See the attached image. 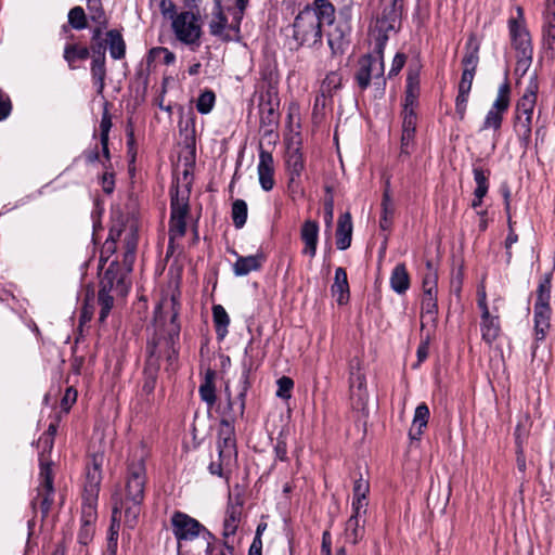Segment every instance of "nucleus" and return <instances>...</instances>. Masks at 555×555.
I'll return each instance as SVG.
<instances>
[{"label":"nucleus","instance_id":"1","mask_svg":"<svg viewBox=\"0 0 555 555\" xmlns=\"http://www.w3.org/2000/svg\"><path fill=\"white\" fill-rule=\"evenodd\" d=\"M334 21L333 3L330 0H314L296 16L293 37L300 46L314 47L322 41L323 26H332Z\"/></svg>","mask_w":555,"mask_h":555},{"label":"nucleus","instance_id":"2","mask_svg":"<svg viewBox=\"0 0 555 555\" xmlns=\"http://www.w3.org/2000/svg\"><path fill=\"white\" fill-rule=\"evenodd\" d=\"M146 482L145 465L142 459L132 462L128 467V475L125 486V498L118 493L113 495L114 503L117 501L125 512V521L132 528L135 526L141 513V504L144 499Z\"/></svg>","mask_w":555,"mask_h":555},{"label":"nucleus","instance_id":"3","mask_svg":"<svg viewBox=\"0 0 555 555\" xmlns=\"http://www.w3.org/2000/svg\"><path fill=\"white\" fill-rule=\"evenodd\" d=\"M129 286L126 283V273L118 263L113 261L105 270L100 281L98 302L101 307L99 321L104 323L113 306L115 296H126Z\"/></svg>","mask_w":555,"mask_h":555},{"label":"nucleus","instance_id":"4","mask_svg":"<svg viewBox=\"0 0 555 555\" xmlns=\"http://www.w3.org/2000/svg\"><path fill=\"white\" fill-rule=\"evenodd\" d=\"M551 281L552 273L542 275L535 292L537 298L533 306V323L537 341L544 340L551 328Z\"/></svg>","mask_w":555,"mask_h":555},{"label":"nucleus","instance_id":"5","mask_svg":"<svg viewBox=\"0 0 555 555\" xmlns=\"http://www.w3.org/2000/svg\"><path fill=\"white\" fill-rule=\"evenodd\" d=\"M539 91V82L535 74L529 78V82L517 102V121L515 125L519 138L527 145L531 137L532 114L537 103V94Z\"/></svg>","mask_w":555,"mask_h":555},{"label":"nucleus","instance_id":"6","mask_svg":"<svg viewBox=\"0 0 555 555\" xmlns=\"http://www.w3.org/2000/svg\"><path fill=\"white\" fill-rule=\"evenodd\" d=\"M170 202V220H169V246L176 240H180L185 235L186 222L185 218L190 212L189 191L180 193L178 188L171 190Z\"/></svg>","mask_w":555,"mask_h":555},{"label":"nucleus","instance_id":"7","mask_svg":"<svg viewBox=\"0 0 555 555\" xmlns=\"http://www.w3.org/2000/svg\"><path fill=\"white\" fill-rule=\"evenodd\" d=\"M39 486L37 487V495L31 501V507H39L42 518H46L54 502L53 475L50 463L41 457V472L39 473Z\"/></svg>","mask_w":555,"mask_h":555},{"label":"nucleus","instance_id":"8","mask_svg":"<svg viewBox=\"0 0 555 555\" xmlns=\"http://www.w3.org/2000/svg\"><path fill=\"white\" fill-rule=\"evenodd\" d=\"M170 521L178 542L192 541L202 534L205 539L212 538V534L198 520L182 512H175Z\"/></svg>","mask_w":555,"mask_h":555},{"label":"nucleus","instance_id":"9","mask_svg":"<svg viewBox=\"0 0 555 555\" xmlns=\"http://www.w3.org/2000/svg\"><path fill=\"white\" fill-rule=\"evenodd\" d=\"M172 30L179 41L184 44H199L202 28L197 16L190 11H184L175 16Z\"/></svg>","mask_w":555,"mask_h":555},{"label":"nucleus","instance_id":"10","mask_svg":"<svg viewBox=\"0 0 555 555\" xmlns=\"http://www.w3.org/2000/svg\"><path fill=\"white\" fill-rule=\"evenodd\" d=\"M280 101L276 92L267 90L259 95L260 125L264 128V134H271L279 124Z\"/></svg>","mask_w":555,"mask_h":555},{"label":"nucleus","instance_id":"11","mask_svg":"<svg viewBox=\"0 0 555 555\" xmlns=\"http://www.w3.org/2000/svg\"><path fill=\"white\" fill-rule=\"evenodd\" d=\"M383 62L371 55H364L359 60V68L354 75V79L358 87L361 90H365L372 79L379 80L383 78Z\"/></svg>","mask_w":555,"mask_h":555},{"label":"nucleus","instance_id":"12","mask_svg":"<svg viewBox=\"0 0 555 555\" xmlns=\"http://www.w3.org/2000/svg\"><path fill=\"white\" fill-rule=\"evenodd\" d=\"M217 447L222 461L230 459L235 452V429L232 417H221Z\"/></svg>","mask_w":555,"mask_h":555},{"label":"nucleus","instance_id":"13","mask_svg":"<svg viewBox=\"0 0 555 555\" xmlns=\"http://www.w3.org/2000/svg\"><path fill=\"white\" fill-rule=\"evenodd\" d=\"M102 464L103 455L94 454L91 457L90 464L87 466L86 482H85V498L87 500L96 501L100 485L102 481Z\"/></svg>","mask_w":555,"mask_h":555},{"label":"nucleus","instance_id":"14","mask_svg":"<svg viewBox=\"0 0 555 555\" xmlns=\"http://www.w3.org/2000/svg\"><path fill=\"white\" fill-rule=\"evenodd\" d=\"M248 373L245 371L242 375V386L236 398H232L229 386L225 387L227 405L223 408L221 417H232L233 423L237 417H242L245 411V396L248 389Z\"/></svg>","mask_w":555,"mask_h":555},{"label":"nucleus","instance_id":"15","mask_svg":"<svg viewBox=\"0 0 555 555\" xmlns=\"http://www.w3.org/2000/svg\"><path fill=\"white\" fill-rule=\"evenodd\" d=\"M343 77L339 72L333 70L326 74L320 86L319 94L315 98L314 111L324 108L332 102L334 94L341 88Z\"/></svg>","mask_w":555,"mask_h":555},{"label":"nucleus","instance_id":"16","mask_svg":"<svg viewBox=\"0 0 555 555\" xmlns=\"http://www.w3.org/2000/svg\"><path fill=\"white\" fill-rule=\"evenodd\" d=\"M508 26L512 44L516 50V54L533 53L530 34L524 23L517 18H511Z\"/></svg>","mask_w":555,"mask_h":555},{"label":"nucleus","instance_id":"17","mask_svg":"<svg viewBox=\"0 0 555 555\" xmlns=\"http://www.w3.org/2000/svg\"><path fill=\"white\" fill-rule=\"evenodd\" d=\"M286 169L289 176V184L296 183L305 169V160L300 152L299 141L292 140L287 145Z\"/></svg>","mask_w":555,"mask_h":555},{"label":"nucleus","instance_id":"18","mask_svg":"<svg viewBox=\"0 0 555 555\" xmlns=\"http://www.w3.org/2000/svg\"><path fill=\"white\" fill-rule=\"evenodd\" d=\"M258 178L263 191H271L275 184L274 181V162L270 152L261 149L259 152Z\"/></svg>","mask_w":555,"mask_h":555},{"label":"nucleus","instance_id":"19","mask_svg":"<svg viewBox=\"0 0 555 555\" xmlns=\"http://www.w3.org/2000/svg\"><path fill=\"white\" fill-rule=\"evenodd\" d=\"M300 238L304 243L302 254L314 258L319 241V224L314 220H306L300 229Z\"/></svg>","mask_w":555,"mask_h":555},{"label":"nucleus","instance_id":"20","mask_svg":"<svg viewBox=\"0 0 555 555\" xmlns=\"http://www.w3.org/2000/svg\"><path fill=\"white\" fill-rule=\"evenodd\" d=\"M93 56L91 63V75L96 86V91L101 94L105 87L106 67H105V52L101 44L93 48Z\"/></svg>","mask_w":555,"mask_h":555},{"label":"nucleus","instance_id":"21","mask_svg":"<svg viewBox=\"0 0 555 555\" xmlns=\"http://www.w3.org/2000/svg\"><path fill=\"white\" fill-rule=\"evenodd\" d=\"M402 13V3L400 0H390L382 12L378 24L382 30L390 31L397 28Z\"/></svg>","mask_w":555,"mask_h":555},{"label":"nucleus","instance_id":"22","mask_svg":"<svg viewBox=\"0 0 555 555\" xmlns=\"http://www.w3.org/2000/svg\"><path fill=\"white\" fill-rule=\"evenodd\" d=\"M349 380L351 399L356 401L358 406L363 408L369 399V393L366 390V379L364 374L361 373L359 367L354 371L353 366H351Z\"/></svg>","mask_w":555,"mask_h":555},{"label":"nucleus","instance_id":"23","mask_svg":"<svg viewBox=\"0 0 555 555\" xmlns=\"http://www.w3.org/2000/svg\"><path fill=\"white\" fill-rule=\"evenodd\" d=\"M475 77V73L463 70L462 78L459 83V93L455 101V111L460 116V119H463L465 116L468 95L472 89L473 80Z\"/></svg>","mask_w":555,"mask_h":555},{"label":"nucleus","instance_id":"24","mask_svg":"<svg viewBox=\"0 0 555 555\" xmlns=\"http://www.w3.org/2000/svg\"><path fill=\"white\" fill-rule=\"evenodd\" d=\"M159 370L158 358L154 356V350L151 349L150 356L146 360V364L143 371L144 379L142 384V393L146 397L151 396L154 392L157 374Z\"/></svg>","mask_w":555,"mask_h":555},{"label":"nucleus","instance_id":"25","mask_svg":"<svg viewBox=\"0 0 555 555\" xmlns=\"http://www.w3.org/2000/svg\"><path fill=\"white\" fill-rule=\"evenodd\" d=\"M352 220L349 212L339 216L336 230V246L340 250L350 247L352 240Z\"/></svg>","mask_w":555,"mask_h":555},{"label":"nucleus","instance_id":"26","mask_svg":"<svg viewBox=\"0 0 555 555\" xmlns=\"http://www.w3.org/2000/svg\"><path fill=\"white\" fill-rule=\"evenodd\" d=\"M266 258L262 253L250 256H238L233 264V272L236 276H244L262 267Z\"/></svg>","mask_w":555,"mask_h":555},{"label":"nucleus","instance_id":"27","mask_svg":"<svg viewBox=\"0 0 555 555\" xmlns=\"http://www.w3.org/2000/svg\"><path fill=\"white\" fill-rule=\"evenodd\" d=\"M332 296L336 298L338 305H345L349 300L350 291L347 272L344 268L338 267L335 270L334 283L331 287Z\"/></svg>","mask_w":555,"mask_h":555},{"label":"nucleus","instance_id":"28","mask_svg":"<svg viewBox=\"0 0 555 555\" xmlns=\"http://www.w3.org/2000/svg\"><path fill=\"white\" fill-rule=\"evenodd\" d=\"M395 216V203L390 192V181H386L385 190L382 199V216L379 220V228L383 231H388L393 221Z\"/></svg>","mask_w":555,"mask_h":555},{"label":"nucleus","instance_id":"29","mask_svg":"<svg viewBox=\"0 0 555 555\" xmlns=\"http://www.w3.org/2000/svg\"><path fill=\"white\" fill-rule=\"evenodd\" d=\"M450 494V486L442 487L441 483L431 485L427 496L428 507L443 512L449 502Z\"/></svg>","mask_w":555,"mask_h":555},{"label":"nucleus","instance_id":"30","mask_svg":"<svg viewBox=\"0 0 555 555\" xmlns=\"http://www.w3.org/2000/svg\"><path fill=\"white\" fill-rule=\"evenodd\" d=\"M416 129V115L411 109H404V118L402 122L401 152L409 154V146L413 142Z\"/></svg>","mask_w":555,"mask_h":555},{"label":"nucleus","instance_id":"31","mask_svg":"<svg viewBox=\"0 0 555 555\" xmlns=\"http://www.w3.org/2000/svg\"><path fill=\"white\" fill-rule=\"evenodd\" d=\"M479 63V41L475 35H470L465 48V54L462 59L463 70L476 73Z\"/></svg>","mask_w":555,"mask_h":555},{"label":"nucleus","instance_id":"32","mask_svg":"<svg viewBox=\"0 0 555 555\" xmlns=\"http://www.w3.org/2000/svg\"><path fill=\"white\" fill-rule=\"evenodd\" d=\"M429 418V409L425 403H421L416 406L412 426L409 431L411 439H420L423 434V429L427 426Z\"/></svg>","mask_w":555,"mask_h":555},{"label":"nucleus","instance_id":"33","mask_svg":"<svg viewBox=\"0 0 555 555\" xmlns=\"http://www.w3.org/2000/svg\"><path fill=\"white\" fill-rule=\"evenodd\" d=\"M390 287L393 292L401 295L410 287V276L403 263H398L390 275Z\"/></svg>","mask_w":555,"mask_h":555},{"label":"nucleus","instance_id":"34","mask_svg":"<svg viewBox=\"0 0 555 555\" xmlns=\"http://www.w3.org/2000/svg\"><path fill=\"white\" fill-rule=\"evenodd\" d=\"M365 520L350 516L345 526V539L351 544H357L364 537Z\"/></svg>","mask_w":555,"mask_h":555},{"label":"nucleus","instance_id":"35","mask_svg":"<svg viewBox=\"0 0 555 555\" xmlns=\"http://www.w3.org/2000/svg\"><path fill=\"white\" fill-rule=\"evenodd\" d=\"M480 330L482 339L489 345L492 344L500 334L499 318L491 314L481 317Z\"/></svg>","mask_w":555,"mask_h":555},{"label":"nucleus","instance_id":"36","mask_svg":"<svg viewBox=\"0 0 555 555\" xmlns=\"http://www.w3.org/2000/svg\"><path fill=\"white\" fill-rule=\"evenodd\" d=\"M106 36L111 56L114 60L124 59L126 54V43L121 34L117 29H112L107 31Z\"/></svg>","mask_w":555,"mask_h":555},{"label":"nucleus","instance_id":"37","mask_svg":"<svg viewBox=\"0 0 555 555\" xmlns=\"http://www.w3.org/2000/svg\"><path fill=\"white\" fill-rule=\"evenodd\" d=\"M216 373L215 371L208 370L205 374L204 383L199 386L198 392L201 399L211 408L216 403V388L214 384Z\"/></svg>","mask_w":555,"mask_h":555},{"label":"nucleus","instance_id":"38","mask_svg":"<svg viewBox=\"0 0 555 555\" xmlns=\"http://www.w3.org/2000/svg\"><path fill=\"white\" fill-rule=\"evenodd\" d=\"M242 506L230 505L227 509V515L223 522V535L229 538L234 535L241 520Z\"/></svg>","mask_w":555,"mask_h":555},{"label":"nucleus","instance_id":"39","mask_svg":"<svg viewBox=\"0 0 555 555\" xmlns=\"http://www.w3.org/2000/svg\"><path fill=\"white\" fill-rule=\"evenodd\" d=\"M331 27L332 29L326 33L328 47L333 54L341 53L347 43L346 31L340 25H332Z\"/></svg>","mask_w":555,"mask_h":555},{"label":"nucleus","instance_id":"40","mask_svg":"<svg viewBox=\"0 0 555 555\" xmlns=\"http://www.w3.org/2000/svg\"><path fill=\"white\" fill-rule=\"evenodd\" d=\"M89 55L90 50L87 47H81L78 44H66L64 48V59L72 69L76 68L75 63L77 61H85L89 57Z\"/></svg>","mask_w":555,"mask_h":555},{"label":"nucleus","instance_id":"41","mask_svg":"<svg viewBox=\"0 0 555 555\" xmlns=\"http://www.w3.org/2000/svg\"><path fill=\"white\" fill-rule=\"evenodd\" d=\"M420 94V79L417 73H410L406 78L405 105L404 109H411L416 103Z\"/></svg>","mask_w":555,"mask_h":555},{"label":"nucleus","instance_id":"42","mask_svg":"<svg viewBox=\"0 0 555 555\" xmlns=\"http://www.w3.org/2000/svg\"><path fill=\"white\" fill-rule=\"evenodd\" d=\"M212 318L217 336L220 339L224 338L228 333V326L230 324V318L225 309L221 305H215L212 307Z\"/></svg>","mask_w":555,"mask_h":555},{"label":"nucleus","instance_id":"43","mask_svg":"<svg viewBox=\"0 0 555 555\" xmlns=\"http://www.w3.org/2000/svg\"><path fill=\"white\" fill-rule=\"evenodd\" d=\"M543 44L547 53L555 57V15L543 17Z\"/></svg>","mask_w":555,"mask_h":555},{"label":"nucleus","instance_id":"44","mask_svg":"<svg viewBox=\"0 0 555 555\" xmlns=\"http://www.w3.org/2000/svg\"><path fill=\"white\" fill-rule=\"evenodd\" d=\"M212 14L214 17L209 23L210 34L218 37H223V33L228 25V18L222 13L219 2H216Z\"/></svg>","mask_w":555,"mask_h":555},{"label":"nucleus","instance_id":"45","mask_svg":"<svg viewBox=\"0 0 555 555\" xmlns=\"http://www.w3.org/2000/svg\"><path fill=\"white\" fill-rule=\"evenodd\" d=\"M437 294H423L422 298V320L435 321L438 312Z\"/></svg>","mask_w":555,"mask_h":555},{"label":"nucleus","instance_id":"46","mask_svg":"<svg viewBox=\"0 0 555 555\" xmlns=\"http://www.w3.org/2000/svg\"><path fill=\"white\" fill-rule=\"evenodd\" d=\"M176 60L175 54L169 51L167 48L157 47L150 50L147 55V63L151 65L152 63L159 62L165 65H169L173 63Z\"/></svg>","mask_w":555,"mask_h":555},{"label":"nucleus","instance_id":"47","mask_svg":"<svg viewBox=\"0 0 555 555\" xmlns=\"http://www.w3.org/2000/svg\"><path fill=\"white\" fill-rule=\"evenodd\" d=\"M509 94L511 87L509 83L505 81L499 87L496 98L491 108L504 114L509 106Z\"/></svg>","mask_w":555,"mask_h":555},{"label":"nucleus","instance_id":"48","mask_svg":"<svg viewBox=\"0 0 555 555\" xmlns=\"http://www.w3.org/2000/svg\"><path fill=\"white\" fill-rule=\"evenodd\" d=\"M232 220L236 229H242L247 220V204L244 199H236L232 204Z\"/></svg>","mask_w":555,"mask_h":555},{"label":"nucleus","instance_id":"49","mask_svg":"<svg viewBox=\"0 0 555 555\" xmlns=\"http://www.w3.org/2000/svg\"><path fill=\"white\" fill-rule=\"evenodd\" d=\"M87 8L90 18L95 24L107 26V18L103 10L101 0H87Z\"/></svg>","mask_w":555,"mask_h":555},{"label":"nucleus","instance_id":"50","mask_svg":"<svg viewBox=\"0 0 555 555\" xmlns=\"http://www.w3.org/2000/svg\"><path fill=\"white\" fill-rule=\"evenodd\" d=\"M215 102H216L215 92L211 90H205L199 94V96L196 101V109L201 114H208L214 108Z\"/></svg>","mask_w":555,"mask_h":555},{"label":"nucleus","instance_id":"51","mask_svg":"<svg viewBox=\"0 0 555 555\" xmlns=\"http://www.w3.org/2000/svg\"><path fill=\"white\" fill-rule=\"evenodd\" d=\"M68 24L77 30H81L87 27V16L81 7H74L69 10Z\"/></svg>","mask_w":555,"mask_h":555},{"label":"nucleus","instance_id":"52","mask_svg":"<svg viewBox=\"0 0 555 555\" xmlns=\"http://www.w3.org/2000/svg\"><path fill=\"white\" fill-rule=\"evenodd\" d=\"M428 272L423 278V294H437V273L431 262L426 263Z\"/></svg>","mask_w":555,"mask_h":555},{"label":"nucleus","instance_id":"53","mask_svg":"<svg viewBox=\"0 0 555 555\" xmlns=\"http://www.w3.org/2000/svg\"><path fill=\"white\" fill-rule=\"evenodd\" d=\"M122 511L124 508H120V505H118V502L116 501L113 506L112 524L108 530L107 543H111L113 539L114 545H117L118 531L120 527L119 520H117V515H120Z\"/></svg>","mask_w":555,"mask_h":555},{"label":"nucleus","instance_id":"54","mask_svg":"<svg viewBox=\"0 0 555 555\" xmlns=\"http://www.w3.org/2000/svg\"><path fill=\"white\" fill-rule=\"evenodd\" d=\"M95 502L96 501L87 500L85 498V504L82 506L81 515V525L94 526V522L96 520Z\"/></svg>","mask_w":555,"mask_h":555},{"label":"nucleus","instance_id":"55","mask_svg":"<svg viewBox=\"0 0 555 555\" xmlns=\"http://www.w3.org/2000/svg\"><path fill=\"white\" fill-rule=\"evenodd\" d=\"M473 172L474 180L477 184L475 191L478 192V195H486L489 189L488 175H486L485 170L479 167H475Z\"/></svg>","mask_w":555,"mask_h":555},{"label":"nucleus","instance_id":"56","mask_svg":"<svg viewBox=\"0 0 555 555\" xmlns=\"http://www.w3.org/2000/svg\"><path fill=\"white\" fill-rule=\"evenodd\" d=\"M502 120L503 113L491 108L486 115L481 129L485 130L492 128L494 130H499L501 128Z\"/></svg>","mask_w":555,"mask_h":555},{"label":"nucleus","instance_id":"57","mask_svg":"<svg viewBox=\"0 0 555 555\" xmlns=\"http://www.w3.org/2000/svg\"><path fill=\"white\" fill-rule=\"evenodd\" d=\"M54 440L51 439L50 435H41L38 440V446L41 448V452L39 455V465L41 466V457L43 456L47 462L52 464L47 453H50L53 449Z\"/></svg>","mask_w":555,"mask_h":555},{"label":"nucleus","instance_id":"58","mask_svg":"<svg viewBox=\"0 0 555 555\" xmlns=\"http://www.w3.org/2000/svg\"><path fill=\"white\" fill-rule=\"evenodd\" d=\"M125 237H124V244H125V250H137L138 245V234L137 229L134 225H130L128 229H125Z\"/></svg>","mask_w":555,"mask_h":555},{"label":"nucleus","instance_id":"59","mask_svg":"<svg viewBox=\"0 0 555 555\" xmlns=\"http://www.w3.org/2000/svg\"><path fill=\"white\" fill-rule=\"evenodd\" d=\"M294 386L293 380L289 377L283 376L278 380L276 396L282 399H288L291 397V390Z\"/></svg>","mask_w":555,"mask_h":555},{"label":"nucleus","instance_id":"60","mask_svg":"<svg viewBox=\"0 0 555 555\" xmlns=\"http://www.w3.org/2000/svg\"><path fill=\"white\" fill-rule=\"evenodd\" d=\"M369 491H370L369 481H366L362 477H360L358 480L354 481L352 499L366 500V495H367Z\"/></svg>","mask_w":555,"mask_h":555},{"label":"nucleus","instance_id":"61","mask_svg":"<svg viewBox=\"0 0 555 555\" xmlns=\"http://www.w3.org/2000/svg\"><path fill=\"white\" fill-rule=\"evenodd\" d=\"M532 55L533 53H528V54H516V57H517V62H516V73L520 74L521 76H524L529 67L531 66V63H532Z\"/></svg>","mask_w":555,"mask_h":555},{"label":"nucleus","instance_id":"62","mask_svg":"<svg viewBox=\"0 0 555 555\" xmlns=\"http://www.w3.org/2000/svg\"><path fill=\"white\" fill-rule=\"evenodd\" d=\"M94 531V526L81 525L78 532V542L82 545H88L93 539Z\"/></svg>","mask_w":555,"mask_h":555},{"label":"nucleus","instance_id":"63","mask_svg":"<svg viewBox=\"0 0 555 555\" xmlns=\"http://www.w3.org/2000/svg\"><path fill=\"white\" fill-rule=\"evenodd\" d=\"M12 111L10 98L0 90V121L7 119Z\"/></svg>","mask_w":555,"mask_h":555},{"label":"nucleus","instance_id":"64","mask_svg":"<svg viewBox=\"0 0 555 555\" xmlns=\"http://www.w3.org/2000/svg\"><path fill=\"white\" fill-rule=\"evenodd\" d=\"M367 500H359L352 499V514L351 516H356L362 518L367 511Z\"/></svg>","mask_w":555,"mask_h":555}]
</instances>
